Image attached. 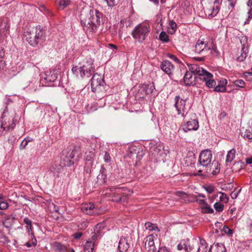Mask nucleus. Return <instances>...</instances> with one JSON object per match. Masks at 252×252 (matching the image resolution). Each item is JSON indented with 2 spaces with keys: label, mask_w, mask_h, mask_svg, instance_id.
Returning <instances> with one entry per match:
<instances>
[{
  "label": "nucleus",
  "mask_w": 252,
  "mask_h": 252,
  "mask_svg": "<svg viewBox=\"0 0 252 252\" xmlns=\"http://www.w3.org/2000/svg\"><path fill=\"white\" fill-rule=\"evenodd\" d=\"M190 72L186 73L184 77V81L187 86H194L196 84V75L198 79L204 82L208 88H211L216 85V81L213 78V75L207 71L198 64H191L189 67Z\"/></svg>",
  "instance_id": "f257e3e1"
},
{
  "label": "nucleus",
  "mask_w": 252,
  "mask_h": 252,
  "mask_svg": "<svg viewBox=\"0 0 252 252\" xmlns=\"http://www.w3.org/2000/svg\"><path fill=\"white\" fill-rule=\"evenodd\" d=\"M102 20V14L96 9H92L90 11L88 19L81 18V23L83 27L90 30V32H95L100 26Z\"/></svg>",
  "instance_id": "f03ea898"
},
{
  "label": "nucleus",
  "mask_w": 252,
  "mask_h": 252,
  "mask_svg": "<svg viewBox=\"0 0 252 252\" xmlns=\"http://www.w3.org/2000/svg\"><path fill=\"white\" fill-rule=\"evenodd\" d=\"M45 31L40 26L28 29L24 34V37L32 46H36L44 39Z\"/></svg>",
  "instance_id": "7ed1b4c3"
},
{
  "label": "nucleus",
  "mask_w": 252,
  "mask_h": 252,
  "mask_svg": "<svg viewBox=\"0 0 252 252\" xmlns=\"http://www.w3.org/2000/svg\"><path fill=\"white\" fill-rule=\"evenodd\" d=\"M95 67L91 60L86 61L83 63H79L78 65L73 66L72 72L76 77L83 78L85 77H90L94 72Z\"/></svg>",
  "instance_id": "20e7f679"
},
{
  "label": "nucleus",
  "mask_w": 252,
  "mask_h": 252,
  "mask_svg": "<svg viewBox=\"0 0 252 252\" xmlns=\"http://www.w3.org/2000/svg\"><path fill=\"white\" fill-rule=\"evenodd\" d=\"M212 158L211 151L209 150L202 151L199 155V163L197 164V171L199 173L204 171L206 173H209L208 167L211 165Z\"/></svg>",
  "instance_id": "39448f33"
},
{
  "label": "nucleus",
  "mask_w": 252,
  "mask_h": 252,
  "mask_svg": "<svg viewBox=\"0 0 252 252\" xmlns=\"http://www.w3.org/2000/svg\"><path fill=\"white\" fill-rule=\"evenodd\" d=\"M110 191L113 194V197L116 202H126L130 195L133 193L132 191L125 188L112 187L109 189Z\"/></svg>",
  "instance_id": "423d86ee"
},
{
  "label": "nucleus",
  "mask_w": 252,
  "mask_h": 252,
  "mask_svg": "<svg viewBox=\"0 0 252 252\" xmlns=\"http://www.w3.org/2000/svg\"><path fill=\"white\" fill-rule=\"evenodd\" d=\"M150 32V26L145 23L140 24L136 26L132 32V37L140 42L144 41Z\"/></svg>",
  "instance_id": "0eeeda50"
},
{
  "label": "nucleus",
  "mask_w": 252,
  "mask_h": 252,
  "mask_svg": "<svg viewBox=\"0 0 252 252\" xmlns=\"http://www.w3.org/2000/svg\"><path fill=\"white\" fill-rule=\"evenodd\" d=\"M15 122L12 117H7L3 115L0 119V136L12 130L15 126Z\"/></svg>",
  "instance_id": "6e6552de"
},
{
  "label": "nucleus",
  "mask_w": 252,
  "mask_h": 252,
  "mask_svg": "<svg viewBox=\"0 0 252 252\" xmlns=\"http://www.w3.org/2000/svg\"><path fill=\"white\" fill-rule=\"evenodd\" d=\"M105 82L103 77L99 74L95 73L91 79V87L92 91L94 93H100L104 90Z\"/></svg>",
  "instance_id": "1a4fd4ad"
},
{
  "label": "nucleus",
  "mask_w": 252,
  "mask_h": 252,
  "mask_svg": "<svg viewBox=\"0 0 252 252\" xmlns=\"http://www.w3.org/2000/svg\"><path fill=\"white\" fill-rule=\"evenodd\" d=\"M192 118L189 120H184L182 125V128L184 132H188L190 130H196L199 127L198 120L195 119L196 115L194 113L191 114Z\"/></svg>",
  "instance_id": "9d476101"
},
{
  "label": "nucleus",
  "mask_w": 252,
  "mask_h": 252,
  "mask_svg": "<svg viewBox=\"0 0 252 252\" xmlns=\"http://www.w3.org/2000/svg\"><path fill=\"white\" fill-rule=\"evenodd\" d=\"M212 48V44L204 40L198 39L194 46V51L197 54L205 55Z\"/></svg>",
  "instance_id": "9b49d317"
},
{
  "label": "nucleus",
  "mask_w": 252,
  "mask_h": 252,
  "mask_svg": "<svg viewBox=\"0 0 252 252\" xmlns=\"http://www.w3.org/2000/svg\"><path fill=\"white\" fill-rule=\"evenodd\" d=\"M186 99H182L179 96H176L174 98V107L177 111L178 115H181L182 117H185V112L187 108L186 107Z\"/></svg>",
  "instance_id": "f8f14e48"
},
{
  "label": "nucleus",
  "mask_w": 252,
  "mask_h": 252,
  "mask_svg": "<svg viewBox=\"0 0 252 252\" xmlns=\"http://www.w3.org/2000/svg\"><path fill=\"white\" fill-rule=\"evenodd\" d=\"M157 234H150L147 236L145 238V248L149 252H155L156 247L155 245L154 240H157Z\"/></svg>",
  "instance_id": "ddd939ff"
},
{
  "label": "nucleus",
  "mask_w": 252,
  "mask_h": 252,
  "mask_svg": "<svg viewBox=\"0 0 252 252\" xmlns=\"http://www.w3.org/2000/svg\"><path fill=\"white\" fill-rule=\"evenodd\" d=\"M210 4H213L211 8H207L205 13L209 18H212L217 15L220 10V0H208Z\"/></svg>",
  "instance_id": "4468645a"
},
{
  "label": "nucleus",
  "mask_w": 252,
  "mask_h": 252,
  "mask_svg": "<svg viewBox=\"0 0 252 252\" xmlns=\"http://www.w3.org/2000/svg\"><path fill=\"white\" fill-rule=\"evenodd\" d=\"M161 69L169 77H171L173 75V72L174 69V66L172 63L168 60H164L160 63Z\"/></svg>",
  "instance_id": "2eb2a0df"
},
{
  "label": "nucleus",
  "mask_w": 252,
  "mask_h": 252,
  "mask_svg": "<svg viewBox=\"0 0 252 252\" xmlns=\"http://www.w3.org/2000/svg\"><path fill=\"white\" fill-rule=\"evenodd\" d=\"M81 210L84 213L89 215L99 214L97 209L92 203L84 204L81 207Z\"/></svg>",
  "instance_id": "dca6fc26"
},
{
  "label": "nucleus",
  "mask_w": 252,
  "mask_h": 252,
  "mask_svg": "<svg viewBox=\"0 0 252 252\" xmlns=\"http://www.w3.org/2000/svg\"><path fill=\"white\" fill-rule=\"evenodd\" d=\"M214 249L213 246L208 248V244L203 239H200L199 243H198L196 252H212Z\"/></svg>",
  "instance_id": "f3484780"
},
{
  "label": "nucleus",
  "mask_w": 252,
  "mask_h": 252,
  "mask_svg": "<svg viewBox=\"0 0 252 252\" xmlns=\"http://www.w3.org/2000/svg\"><path fill=\"white\" fill-rule=\"evenodd\" d=\"M195 161V155L192 152H189L186 157L184 158L183 161L184 164L187 166L191 165Z\"/></svg>",
  "instance_id": "a211bd4d"
},
{
  "label": "nucleus",
  "mask_w": 252,
  "mask_h": 252,
  "mask_svg": "<svg viewBox=\"0 0 252 252\" xmlns=\"http://www.w3.org/2000/svg\"><path fill=\"white\" fill-rule=\"evenodd\" d=\"M198 242L196 239L192 240L191 241H187V246L186 247V252H195L197 250Z\"/></svg>",
  "instance_id": "6ab92c4d"
},
{
  "label": "nucleus",
  "mask_w": 252,
  "mask_h": 252,
  "mask_svg": "<svg viewBox=\"0 0 252 252\" xmlns=\"http://www.w3.org/2000/svg\"><path fill=\"white\" fill-rule=\"evenodd\" d=\"M74 157V154L73 153L68 152L66 155L62 158L63 165L69 166L74 163L72 160Z\"/></svg>",
  "instance_id": "aec40b11"
},
{
  "label": "nucleus",
  "mask_w": 252,
  "mask_h": 252,
  "mask_svg": "<svg viewBox=\"0 0 252 252\" xmlns=\"http://www.w3.org/2000/svg\"><path fill=\"white\" fill-rule=\"evenodd\" d=\"M208 171L209 173H211L213 175H216L220 171V164L218 161H213L211 165H210L208 167Z\"/></svg>",
  "instance_id": "412c9836"
},
{
  "label": "nucleus",
  "mask_w": 252,
  "mask_h": 252,
  "mask_svg": "<svg viewBox=\"0 0 252 252\" xmlns=\"http://www.w3.org/2000/svg\"><path fill=\"white\" fill-rule=\"evenodd\" d=\"M129 244L126 242L125 239H121L118 246V249L121 252L126 251L129 248Z\"/></svg>",
  "instance_id": "4be33fe9"
},
{
  "label": "nucleus",
  "mask_w": 252,
  "mask_h": 252,
  "mask_svg": "<svg viewBox=\"0 0 252 252\" xmlns=\"http://www.w3.org/2000/svg\"><path fill=\"white\" fill-rule=\"evenodd\" d=\"M9 26L6 22H2L0 23V35L1 37L4 36L8 29Z\"/></svg>",
  "instance_id": "5701e85b"
},
{
  "label": "nucleus",
  "mask_w": 252,
  "mask_h": 252,
  "mask_svg": "<svg viewBox=\"0 0 252 252\" xmlns=\"http://www.w3.org/2000/svg\"><path fill=\"white\" fill-rule=\"evenodd\" d=\"M24 222L26 224V228L28 230V232L29 233V235H33V232H31V231L32 230V221L31 220H30L28 218H25L24 219Z\"/></svg>",
  "instance_id": "b1692460"
},
{
  "label": "nucleus",
  "mask_w": 252,
  "mask_h": 252,
  "mask_svg": "<svg viewBox=\"0 0 252 252\" xmlns=\"http://www.w3.org/2000/svg\"><path fill=\"white\" fill-rule=\"evenodd\" d=\"M94 243L93 241L88 240L87 241L84 245V250L88 251V252H93L94 248Z\"/></svg>",
  "instance_id": "393cba45"
},
{
  "label": "nucleus",
  "mask_w": 252,
  "mask_h": 252,
  "mask_svg": "<svg viewBox=\"0 0 252 252\" xmlns=\"http://www.w3.org/2000/svg\"><path fill=\"white\" fill-rule=\"evenodd\" d=\"M247 48L243 46L241 50V55L237 58V60L239 62H243L247 57Z\"/></svg>",
  "instance_id": "a878e982"
},
{
  "label": "nucleus",
  "mask_w": 252,
  "mask_h": 252,
  "mask_svg": "<svg viewBox=\"0 0 252 252\" xmlns=\"http://www.w3.org/2000/svg\"><path fill=\"white\" fill-rule=\"evenodd\" d=\"M236 151L234 149L230 150L226 156V162H231L235 157Z\"/></svg>",
  "instance_id": "bb28decb"
},
{
  "label": "nucleus",
  "mask_w": 252,
  "mask_h": 252,
  "mask_svg": "<svg viewBox=\"0 0 252 252\" xmlns=\"http://www.w3.org/2000/svg\"><path fill=\"white\" fill-rule=\"evenodd\" d=\"M177 28V25L174 21H170L168 27V33L170 34L174 33Z\"/></svg>",
  "instance_id": "cd10ccee"
},
{
  "label": "nucleus",
  "mask_w": 252,
  "mask_h": 252,
  "mask_svg": "<svg viewBox=\"0 0 252 252\" xmlns=\"http://www.w3.org/2000/svg\"><path fill=\"white\" fill-rule=\"evenodd\" d=\"M97 179L99 184L101 185L105 184L106 182V175L102 172L101 174H99L97 176Z\"/></svg>",
  "instance_id": "c85d7f7f"
},
{
  "label": "nucleus",
  "mask_w": 252,
  "mask_h": 252,
  "mask_svg": "<svg viewBox=\"0 0 252 252\" xmlns=\"http://www.w3.org/2000/svg\"><path fill=\"white\" fill-rule=\"evenodd\" d=\"M70 3V0H60L59 7L62 9H63Z\"/></svg>",
  "instance_id": "c756f323"
},
{
  "label": "nucleus",
  "mask_w": 252,
  "mask_h": 252,
  "mask_svg": "<svg viewBox=\"0 0 252 252\" xmlns=\"http://www.w3.org/2000/svg\"><path fill=\"white\" fill-rule=\"evenodd\" d=\"M145 226L147 229H148L150 231L156 230L159 231L158 227L157 226L155 225L154 224L150 222H146L145 224Z\"/></svg>",
  "instance_id": "7c9ffc66"
},
{
  "label": "nucleus",
  "mask_w": 252,
  "mask_h": 252,
  "mask_svg": "<svg viewBox=\"0 0 252 252\" xmlns=\"http://www.w3.org/2000/svg\"><path fill=\"white\" fill-rule=\"evenodd\" d=\"M211 88H214V91L216 92H225L226 91V87H222V86L219 83L217 85L216 84Z\"/></svg>",
  "instance_id": "2f4dec72"
},
{
  "label": "nucleus",
  "mask_w": 252,
  "mask_h": 252,
  "mask_svg": "<svg viewBox=\"0 0 252 252\" xmlns=\"http://www.w3.org/2000/svg\"><path fill=\"white\" fill-rule=\"evenodd\" d=\"M214 207L217 212H220L223 211L224 205L220 202H217L214 204Z\"/></svg>",
  "instance_id": "473e14b6"
},
{
  "label": "nucleus",
  "mask_w": 252,
  "mask_h": 252,
  "mask_svg": "<svg viewBox=\"0 0 252 252\" xmlns=\"http://www.w3.org/2000/svg\"><path fill=\"white\" fill-rule=\"evenodd\" d=\"M159 39L164 42H168L169 41L168 35L165 32H161L159 34Z\"/></svg>",
  "instance_id": "72a5a7b5"
},
{
  "label": "nucleus",
  "mask_w": 252,
  "mask_h": 252,
  "mask_svg": "<svg viewBox=\"0 0 252 252\" xmlns=\"http://www.w3.org/2000/svg\"><path fill=\"white\" fill-rule=\"evenodd\" d=\"M203 212L205 213L212 214L214 213V210L210 207L207 204H206L203 207H202Z\"/></svg>",
  "instance_id": "f704fd0d"
},
{
  "label": "nucleus",
  "mask_w": 252,
  "mask_h": 252,
  "mask_svg": "<svg viewBox=\"0 0 252 252\" xmlns=\"http://www.w3.org/2000/svg\"><path fill=\"white\" fill-rule=\"evenodd\" d=\"M219 193L221 194V196L220 197V201L225 203H227L229 198L227 196L226 194L225 193L220 191Z\"/></svg>",
  "instance_id": "c9c22d12"
},
{
  "label": "nucleus",
  "mask_w": 252,
  "mask_h": 252,
  "mask_svg": "<svg viewBox=\"0 0 252 252\" xmlns=\"http://www.w3.org/2000/svg\"><path fill=\"white\" fill-rule=\"evenodd\" d=\"M57 248L59 252H67L68 249L67 247L60 243L57 245Z\"/></svg>",
  "instance_id": "e433bc0d"
},
{
  "label": "nucleus",
  "mask_w": 252,
  "mask_h": 252,
  "mask_svg": "<svg viewBox=\"0 0 252 252\" xmlns=\"http://www.w3.org/2000/svg\"><path fill=\"white\" fill-rule=\"evenodd\" d=\"M154 87L153 86V85L152 84H149V85H147L145 88V93L146 94H151L153 93L154 90Z\"/></svg>",
  "instance_id": "4c0bfd02"
},
{
  "label": "nucleus",
  "mask_w": 252,
  "mask_h": 252,
  "mask_svg": "<svg viewBox=\"0 0 252 252\" xmlns=\"http://www.w3.org/2000/svg\"><path fill=\"white\" fill-rule=\"evenodd\" d=\"M31 140L30 139H29L28 138H25L24 140H23L20 144V150L25 149L27 145H28V143Z\"/></svg>",
  "instance_id": "58836bf2"
},
{
  "label": "nucleus",
  "mask_w": 252,
  "mask_h": 252,
  "mask_svg": "<svg viewBox=\"0 0 252 252\" xmlns=\"http://www.w3.org/2000/svg\"><path fill=\"white\" fill-rule=\"evenodd\" d=\"M187 246V241L183 240L177 245V248L179 250L184 249L186 251V247Z\"/></svg>",
  "instance_id": "ea45409f"
},
{
  "label": "nucleus",
  "mask_w": 252,
  "mask_h": 252,
  "mask_svg": "<svg viewBox=\"0 0 252 252\" xmlns=\"http://www.w3.org/2000/svg\"><path fill=\"white\" fill-rule=\"evenodd\" d=\"M241 189H237V188H235V189L231 193V198L232 199H236L239 193L241 191Z\"/></svg>",
  "instance_id": "a19ab883"
},
{
  "label": "nucleus",
  "mask_w": 252,
  "mask_h": 252,
  "mask_svg": "<svg viewBox=\"0 0 252 252\" xmlns=\"http://www.w3.org/2000/svg\"><path fill=\"white\" fill-rule=\"evenodd\" d=\"M102 226V225L101 224H98L96 226L94 230V233L96 234V235L100 236L101 234V227Z\"/></svg>",
  "instance_id": "79ce46f5"
},
{
  "label": "nucleus",
  "mask_w": 252,
  "mask_h": 252,
  "mask_svg": "<svg viewBox=\"0 0 252 252\" xmlns=\"http://www.w3.org/2000/svg\"><path fill=\"white\" fill-rule=\"evenodd\" d=\"M234 84L236 86H238L241 88H243L245 86V82L241 79L236 80L234 82Z\"/></svg>",
  "instance_id": "37998d69"
},
{
  "label": "nucleus",
  "mask_w": 252,
  "mask_h": 252,
  "mask_svg": "<svg viewBox=\"0 0 252 252\" xmlns=\"http://www.w3.org/2000/svg\"><path fill=\"white\" fill-rule=\"evenodd\" d=\"M175 195L179 197H180L183 199H185L187 198L188 196V194L186 193L180 191H176L175 192Z\"/></svg>",
  "instance_id": "c03bdc74"
},
{
  "label": "nucleus",
  "mask_w": 252,
  "mask_h": 252,
  "mask_svg": "<svg viewBox=\"0 0 252 252\" xmlns=\"http://www.w3.org/2000/svg\"><path fill=\"white\" fill-rule=\"evenodd\" d=\"M212 246L214 248H216L217 249V252H223V249H224L223 245L222 244H217L215 245H213Z\"/></svg>",
  "instance_id": "a18cd8bd"
},
{
  "label": "nucleus",
  "mask_w": 252,
  "mask_h": 252,
  "mask_svg": "<svg viewBox=\"0 0 252 252\" xmlns=\"http://www.w3.org/2000/svg\"><path fill=\"white\" fill-rule=\"evenodd\" d=\"M204 189L208 193H211L214 191V187L212 185H207L204 187Z\"/></svg>",
  "instance_id": "49530a36"
},
{
  "label": "nucleus",
  "mask_w": 252,
  "mask_h": 252,
  "mask_svg": "<svg viewBox=\"0 0 252 252\" xmlns=\"http://www.w3.org/2000/svg\"><path fill=\"white\" fill-rule=\"evenodd\" d=\"M223 232L229 235L232 234V230L229 228L227 225H224L223 228Z\"/></svg>",
  "instance_id": "de8ad7c7"
},
{
  "label": "nucleus",
  "mask_w": 252,
  "mask_h": 252,
  "mask_svg": "<svg viewBox=\"0 0 252 252\" xmlns=\"http://www.w3.org/2000/svg\"><path fill=\"white\" fill-rule=\"evenodd\" d=\"M244 75L247 79L250 81L252 80V67L251 68V71L246 72L244 73Z\"/></svg>",
  "instance_id": "09e8293b"
},
{
  "label": "nucleus",
  "mask_w": 252,
  "mask_h": 252,
  "mask_svg": "<svg viewBox=\"0 0 252 252\" xmlns=\"http://www.w3.org/2000/svg\"><path fill=\"white\" fill-rule=\"evenodd\" d=\"M8 207V204L5 201H1L0 202V209L5 210Z\"/></svg>",
  "instance_id": "8fccbe9b"
},
{
  "label": "nucleus",
  "mask_w": 252,
  "mask_h": 252,
  "mask_svg": "<svg viewBox=\"0 0 252 252\" xmlns=\"http://www.w3.org/2000/svg\"><path fill=\"white\" fill-rule=\"evenodd\" d=\"M167 57L171 59V60H173L175 62L177 63H179L180 62L179 59L175 55L171 54H168Z\"/></svg>",
  "instance_id": "3c124183"
},
{
  "label": "nucleus",
  "mask_w": 252,
  "mask_h": 252,
  "mask_svg": "<svg viewBox=\"0 0 252 252\" xmlns=\"http://www.w3.org/2000/svg\"><path fill=\"white\" fill-rule=\"evenodd\" d=\"M88 222L86 221H84L80 223L79 225V227L81 229H85L86 228L88 227Z\"/></svg>",
  "instance_id": "603ef678"
},
{
  "label": "nucleus",
  "mask_w": 252,
  "mask_h": 252,
  "mask_svg": "<svg viewBox=\"0 0 252 252\" xmlns=\"http://www.w3.org/2000/svg\"><path fill=\"white\" fill-rule=\"evenodd\" d=\"M108 6L113 7L115 5V0H104Z\"/></svg>",
  "instance_id": "864d4df0"
},
{
  "label": "nucleus",
  "mask_w": 252,
  "mask_h": 252,
  "mask_svg": "<svg viewBox=\"0 0 252 252\" xmlns=\"http://www.w3.org/2000/svg\"><path fill=\"white\" fill-rule=\"evenodd\" d=\"M5 56V51L4 49L2 47H0V62L2 61V59Z\"/></svg>",
  "instance_id": "5fc2aeb1"
},
{
  "label": "nucleus",
  "mask_w": 252,
  "mask_h": 252,
  "mask_svg": "<svg viewBox=\"0 0 252 252\" xmlns=\"http://www.w3.org/2000/svg\"><path fill=\"white\" fill-rule=\"evenodd\" d=\"M94 153L90 152L86 157V159L88 161H91L94 157Z\"/></svg>",
  "instance_id": "6e6d98bb"
},
{
  "label": "nucleus",
  "mask_w": 252,
  "mask_h": 252,
  "mask_svg": "<svg viewBox=\"0 0 252 252\" xmlns=\"http://www.w3.org/2000/svg\"><path fill=\"white\" fill-rule=\"evenodd\" d=\"M227 83V81L225 79H222L219 82V84H220V85H221L222 87H226V85Z\"/></svg>",
  "instance_id": "4d7b16f0"
},
{
  "label": "nucleus",
  "mask_w": 252,
  "mask_h": 252,
  "mask_svg": "<svg viewBox=\"0 0 252 252\" xmlns=\"http://www.w3.org/2000/svg\"><path fill=\"white\" fill-rule=\"evenodd\" d=\"M82 235L83 234L82 232H77L73 234V237L75 239H78L82 236Z\"/></svg>",
  "instance_id": "13d9d810"
},
{
  "label": "nucleus",
  "mask_w": 252,
  "mask_h": 252,
  "mask_svg": "<svg viewBox=\"0 0 252 252\" xmlns=\"http://www.w3.org/2000/svg\"><path fill=\"white\" fill-rule=\"evenodd\" d=\"M228 2H229V5L230 6L231 8H233L235 5V3L236 2L237 0H227Z\"/></svg>",
  "instance_id": "bf43d9fd"
},
{
  "label": "nucleus",
  "mask_w": 252,
  "mask_h": 252,
  "mask_svg": "<svg viewBox=\"0 0 252 252\" xmlns=\"http://www.w3.org/2000/svg\"><path fill=\"white\" fill-rule=\"evenodd\" d=\"M111 158L109 155V154L107 153H106L104 157V159L106 162H109Z\"/></svg>",
  "instance_id": "052dcab7"
},
{
  "label": "nucleus",
  "mask_w": 252,
  "mask_h": 252,
  "mask_svg": "<svg viewBox=\"0 0 252 252\" xmlns=\"http://www.w3.org/2000/svg\"><path fill=\"white\" fill-rule=\"evenodd\" d=\"M100 236L96 235V234H94V235L92 237V240L91 241H93V243L95 244L96 240Z\"/></svg>",
  "instance_id": "680f3d73"
},
{
  "label": "nucleus",
  "mask_w": 252,
  "mask_h": 252,
  "mask_svg": "<svg viewBox=\"0 0 252 252\" xmlns=\"http://www.w3.org/2000/svg\"><path fill=\"white\" fill-rule=\"evenodd\" d=\"M248 19L247 20V21L245 22V24L248 23L249 21L252 19V12H251V11H248Z\"/></svg>",
  "instance_id": "e2e57ef3"
},
{
  "label": "nucleus",
  "mask_w": 252,
  "mask_h": 252,
  "mask_svg": "<svg viewBox=\"0 0 252 252\" xmlns=\"http://www.w3.org/2000/svg\"><path fill=\"white\" fill-rule=\"evenodd\" d=\"M196 200L197 202H198L199 203L201 204H203L204 205H205L206 204H207L204 199H198L197 198V197L196 198Z\"/></svg>",
  "instance_id": "0e129e2a"
},
{
  "label": "nucleus",
  "mask_w": 252,
  "mask_h": 252,
  "mask_svg": "<svg viewBox=\"0 0 252 252\" xmlns=\"http://www.w3.org/2000/svg\"><path fill=\"white\" fill-rule=\"evenodd\" d=\"M80 148V147L79 146H75L71 153H73V154H74V153L78 151L79 150Z\"/></svg>",
  "instance_id": "69168bd1"
},
{
  "label": "nucleus",
  "mask_w": 252,
  "mask_h": 252,
  "mask_svg": "<svg viewBox=\"0 0 252 252\" xmlns=\"http://www.w3.org/2000/svg\"><path fill=\"white\" fill-rule=\"evenodd\" d=\"M33 237L32 238V245L35 247L36 246L37 244V240L36 238L34 237L33 235H32Z\"/></svg>",
  "instance_id": "338daca9"
},
{
  "label": "nucleus",
  "mask_w": 252,
  "mask_h": 252,
  "mask_svg": "<svg viewBox=\"0 0 252 252\" xmlns=\"http://www.w3.org/2000/svg\"><path fill=\"white\" fill-rule=\"evenodd\" d=\"M158 252H169L165 247H161L159 249Z\"/></svg>",
  "instance_id": "774afa93"
}]
</instances>
